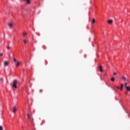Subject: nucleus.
Returning a JSON list of instances; mask_svg holds the SVG:
<instances>
[{
	"instance_id": "f257e3e1",
	"label": "nucleus",
	"mask_w": 130,
	"mask_h": 130,
	"mask_svg": "<svg viewBox=\"0 0 130 130\" xmlns=\"http://www.w3.org/2000/svg\"><path fill=\"white\" fill-rule=\"evenodd\" d=\"M17 84H18V81H17V80H13V83L12 84V88H15V89H17L18 88L17 87Z\"/></svg>"
},
{
	"instance_id": "f03ea898",
	"label": "nucleus",
	"mask_w": 130,
	"mask_h": 130,
	"mask_svg": "<svg viewBox=\"0 0 130 130\" xmlns=\"http://www.w3.org/2000/svg\"><path fill=\"white\" fill-rule=\"evenodd\" d=\"M8 26L9 28H10V29L14 27V25L13 24V23H10V22L8 23Z\"/></svg>"
},
{
	"instance_id": "7ed1b4c3",
	"label": "nucleus",
	"mask_w": 130,
	"mask_h": 130,
	"mask_svg": "<svg viewBox=\"0 0 130 130\" xmlns=\"http://www.w3.org/2000/svg\"><path fill=\"white\" fill-rule=\"evenodd\" d=\"M16 111H17V108L16 106H14L13 108V113H16Z\"/></svg>"
},
{
	"instance_id": "20e7f679",
	"label": "nucleus",
	"mask_w": 130,
	"mask_h": 130,
	"mask_svg": "<svg viewBox=\"0 0 130 130\" xmlns=\"http://www.w3.org/2000/svg\"><path fill=\"white\" fill-rule=\"evenodd\" d=\"M122 80H123V81H126L128 83L129 82L128 80H127L126 78H125V77H124V76H122Z\"/></svg>"
},
{
	"instance_id": "39448f33",
	"label": "nucleus",
	"mask_w": 130,
	"mask_h": 130,
	"mask_svg": "<svg viewBox=\"0 0 130 130\" xmlns=\"http://www.w3.org/2000/svg\"><path fill=\"white\" fill-rule=\"evenodd\" d=\"M4 66H5V67H8V66H9V62H8L7 61H4Z\"/></svg>"
},
{
	"instance_id": "423d86ee",
	"label": "nucleus",
	"mask_w": 130,
	"mask_h": 130,
	"mask_svg": "<svg viewBox=\"0 0 130 130\" xmlns=\"http://www.w3.org/2000/svg\"><path fill=\"white\" fill-rule=\"evenodd\" d=\"M99 69H100V72H101V73H102V72H103V69L102 66H100Z\"/></svg>"
},
{
	"instance_id": "0eeeda50",
	"label": "nucleus",
	"mask_w": 130,
	"mask_h": 130,
	"mask_svg": "<svg viewBox=\"0 0 130 130\" xmlns=\"http://www.w3.org/2000/svg\"><path fill=\"white\" fill-rule=\"evenodd\" d=\"M123 89V84H121V87L120 88V91H122Z\"/></svg>"
},
{
	"instance_id": "6e6552de",
	"label": "nucleus",
	"mask_w": 130,
	"mask_h": 130,
	"mask_svg": "<svg viewBox=\"0 0 130 130\" xmlns=\"http://www.w3.org/2000/svg\"><path fill=\"white\" fill-rule=\"evenodd\" d=\"M27 116L28 119H29V120H31V117H30V115H29V113L27 114Z\"/></svg>"
},
{
	"instance_id": "1a4fd4ad",
	"label": "nucleus",
	"mask_w": 130,
	"mask_h": 130,
	"mask_svg": "<svg viewBox=\"0 0 130 130\" xmlns=\"http://www.w3.org/2000/svg\"><path fill=\"white\" fill-rule=\"evenodd\" d=\"M113 22V20H109L108 21V22L109 24H112Z\"/></svg>"
},
{
	"instance_id": "9d476101",
	"label": "nucleus",
	"mask_w": 130,
	"mask_h": 130,
	"mask_svg": "<svg viewBox=\"0 0 130 130\" xmlns=\"http://www.w3.org/2000/svg\"><path fill=\"white\" fill-rule=\"evenodd\" d=\"M20 64H21V62L17 61L16 64V66L18 67V66H20Z\"/></svg>"
},
{
	"instance_id": "9b49d317",
	"label": "nucleus",
	"mask_w": 130,
	"mask_h": 130,
	"mask_svg": "<svg viewBox=\"0 0 130 130\" xmlns=\"http://www.w3.org/2000/svg\"><path fill=\"white\" fill-rule=\"evenodd\" d=\"M24 1L26 2V4H30V0H23Z\"/></svg>"
},
{
	"instance_id": "f8f14e48",
	"label": "nucleus",
	"mask_w": 130,
	"mask_h": 130,
	"mask_svg": "<svg viewBox=\"0 0 130 130\" xmlns=\"http://www.w3.org/2000/svg\"><path fill=\"white\" fill-rule=\"evenodd\" d=\"M111 80L112 82H114V81H115V78H114V77H112Z\"/></svg>"
},
{
	"instance_id": "ddd939ff",
	"label": "nucleus",
	"mask_w": 130,
	"mask_h": 130,
	"mask_svg": "<svg viewBox=\"0 0 130 130\" xmlns=\"http://www.w3.org/2000/svg\"><path fill=\"white\" fill-rule=\"evenodd\" d=\"M125 88H126L127 91H130V87H129V86H127V87H126Z\"/></svg>"
},
{
	"instance_id": "4468645a",
	"label": "nucleus",
	"mask_w": 130,
	"mask_h": 130,
	"mask_svg": "<svg viewBox=\"0 0 130 130\" xmlns=\"http://www.w3.org/2000/svg\"><path fill=\"white\" fill-rule=\"evenodd\" d=\"M22 35L23 36H26V35H27V33L26 32H23Z\"/></svg>"
},
{
	"instance_id": "2eb2a0df",
	"label": "nucleus",
	"mask_w": 130,
	"mask_h": 130,
	"mask_svg": "<svg viewBox=\"0 0 130 130\" xmlns=\"http://www.w3.org/2000/svg\"><path fill=\"white\" fill-rule=\"evenodd\" d=\"M23 42H24V43H28V40H24L23 41Z\"/></svg>"
},
{
	"instance_id": "dca6fc26",
	"label": "nucleus",
	"mask_w": 130,
	"mask_h": 130,
	"mask_svg": "<svg viewBox=\"0 0 130 130\" xmlns=\"http://www.w3.org/2000/svg\"><path fill=\"white\" fill-rule=\"evenodd\" d=\"M0 130H4V128H3V126L0 125Z\"/></svg>"
},
{
	"instance_id": "f3484780",
	"label": "nucleus",
	"mask_w": 130,
	"mask_h": 130,
	"mask_svg": "<svg viewBox=\"0 0 130 130\" xmlns=\"http://www.w3.org/2000/svg\"><path fill=\"white\" fill-rule=\"evenodd\" d=\"M7 49H8V50H9V49H11V47L8 46V47H7Z\"/></svg>"
},
{
	"instance_id": "a211bd4d",
	"label": "nucleus",
	"mask_w": 130,
	"mask_h": 130,
	"mask_svg": "<svg viewBox=\"0 0 130 130\" xmlns=\"http://www.w3.org/2000/svg\"><path fill=\"white\" fill-rule=\"evenodd\" d=\"M125 95H128V91H125Z\"/></svg>"
},
{
	"instance_id": "6ab92c4d",
	"label": "nucleus",
	"mask_w": 130,
	"mask_h": 130,
	"mask_svg": "<svg viewBox=\"0 0 130 130\" xmlns=\"http://www.w3.org/2000/svg\"><path fill=\"white\" fill-rule=\"evenodd\" d=\"M95 23V19H93L92 20V24H94Z\"/></svg>"
},
{
	"instance_id": "aec40b11",
	"label": "nucleus",
	"mask_w": 130,
	"mask_h": 130,
	"mask_svg": "<svg viewBox=\"0 0 130 130\" xmlns=\"http://www.w3.org/2000/svg\"><path fill=\"white\" fill-rule=\"evenodd\" d=\"M127 87V83H125V88Z\"/></svg>"
},
{
	"instance_id": "412c9836",
	"label": "nucleus",
	"mask_w": 130,
	"mask_h": 130,
	"mask_svg": "<svg viewBox=\"0 0 130 130\" xmlns=\"http://www.w3.org/2000/svg\"><path fill=\"white\" fill-rule=\"evenodd\" d=\"M13 60H14V61H15V62L17 61V59H16V58H14Z\"/></svg>"
},
{
	"instance_id": "4be33fe9",
	"label": "nucleus",
	"mask_w": 130,
	"mask_h": 130,
	"mask_svg": "<svg viewBox=\"0 0 130 130\" xmlns=\"http://www.w3.org/2000/svg\"><path fill=\"white\" fill-rule=\"evenodd\" d=\"M3 55V53H0V56H2Z\"/></svg>"
},
{
	"instance_id": "5701e85b",
	"label": "nucleus",
	"mask_w": 130,
	"mask_h": 130,
	"mask_svg": "<svg viewBox=\"0 0 130 130\" xmlns=\"http://www.w3.org/2000/svg\"><path fill=\"white\" fill-rule=\"evenodd\" d=\"M117 89H120L119 86H116Z\"/></svg>"
},
{
	"instance_id": "b1692460",
	"label": "nucleus",
	"mask_w": 130,
	"mask_h": 130,
	"mask_svg": "<svg viewBox=\"0 0 130 130\" xmlns=\"http://www.w3.org/2000/svg\"><path fill=\"white\" fill-rule=\"evenodd\" d=\"M1 81H2V82H4V79L2 78Z\"/></svg>"
},
{
	"instance_id": "393cba45",
	"label": "nucleus",
	"mask_w": 130,
	"mask_h": 130,
	"mask_svg": "<svg viewBox=\"0 0 130 130\" xmlns=\"http://www.w3.org/2000/svg\"><path fill=\"white\" fill-rule=\"evenodd\" d=\"M113 75H116V73L114 72V73H113Z\"/></svg>"
},
{
	"instance_id": "a878e982",
	"label": "nucleus",
	"mask_w": 130,
	"mask_h": 130,
	"mask_svg": "<svg viewBox=\"0 0 130 130\" xmlns=\"http://www.w3.org/2000/svg\"><path fill=\"white\" fill-rule=\"evenodd\" d=\"M41 91V92H42V90H40Z\"/></svg>"
}]
</instances>
